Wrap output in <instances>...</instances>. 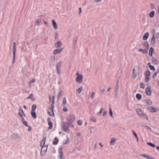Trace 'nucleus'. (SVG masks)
Here are the masks:
<instances>
[{
	"label": "nucleus",
	"mask_w": 159,
	"mask_h": 159,
	"mask_svg": "<svg viewBox=\"0 0 159 159\" xmlns=\"http://www.w3.org/2000/svg\"><path fill=\"white\" fill-rule=\"evenodd\" d=\"M136 96L137 98L139 100L141 99L142 98L141 95L139 93L137 94Z\"/></svg>",
	"instance_id": "393cba45"
},
{
	"label": "nucleus",
	"mask_w": 159,
	"mask_h": 159,
	"mask_svg": "<svg viewBox=\"0 0 159 159\" xmlns=\"http://www.w3.org/2000/svg\"><path fill=\"white\" fill-rule=\"evenodd\" d=\"M94 95V92H92L91 93V96L90 97V98L93 99Z\"/></svg>",
	"instance_id": "8fccbe9b"
},
{
	"label": "nucleus",
	"mask_w": 159,
	"mask_h": 159,
	"mask_svg": "<svg viewBox=\"0 0 159 159\" xmlns=\"http://www.w3.org/2000/svg\"><path fill=\"white\" fill-rule=\"evenodd\" d=\"M35 80L34 79H33L32 80L30 81L29 82V86L32 83L35 82Z\"/></svg>",
	"instance_id": "c9c22d12"
},
{
	"label": "nucleus",
	"mask_w": 159,
	"mask_h": 159,
	"mask_svg": "<svg viewBox=\"0 0 159 159\" xmlns=\"http://www.w3.org/2000/svg\"><path fill=\"white\" fill-rule=\"evenodd\" d=\"M70 142V140L69 138H67L66 140L65 141L64 143V144H68Z\"/></svg>",
	"instance_id": "473e14b6"
},
{
	"label": "nucleus",
	"mask_w": 159,
	"mask_h": 159,
	"mask_svg": "<svg viewBox=\"0 0 159 159\" xmlns=\"http://www.w3.org/2000/svg\"><path fill=\"white\" fill-rule=\"evenodd\" d=\"M62 50L63 48H61L59 49H55L53 51V53L54 55H56V54L59 53L62 51Z\"/></svg>",
	"instance_id": "f8f14e48"
},
{
	"label": "nucleus",
	"mask_w": 159,
	"mask_h": 159,
	"mask_svg": "<svg viewBox=\"0 0 159 159\" xmlns=\"http://www.w3.org/2000/svg\"><path fill=\"white\" fill-rule=\"evenodd\" d=\"M31 115L34 118V119H35L36 117V113L35 111H31Z\"/></svg>",
	"instance_id": "a211bd4d"
},
{
	"label": "nucleus",
	"mask_w": 159,
	"mask_h": 159,
	"mask_svg": "<svg viewBox=\"0 0 159 159\" xmlns=\"http://www.w3.org/2000/svg\"><path fill=\"white\" fill-rule=\"evenodd\" d=\"M62 45L60 41H58L55 44V47L56 48H60Z\"/></svg>",
	"instance_id": "9b49d317"
},
{
	"label": "nucleus",
	"mask_w": 159,
	"mask_h": 159,
	"mask_svg": "<svg viewBox=\"0 0 159 159\" xmlns=\"http://www.w3.org/2000/svg\"><path fill=\"white\" fill-rule=\"evenodd\" d=\"M36 108V105L33 104L32 105L31 108V111H34V110Z\"/></svg>",
	"instance_id": "c756f323"
},
{
	"label": "nucleus",
	"mask_w": 159,
	"mask_h": 159,
	"mask_svg": "<svg viewBox=\"0 0 159 159\" xmlns=\"http://www.w3.org/2000/svg\"><path fill=\"white\" fill-rule=\"evenodd\" d=\"M140 88L142 89H144L145 87V85L144 83H141L140 84Z\"/></svg>",
	"instance_id": "cd10ccee"
},
{
	"label": "nucleus",
	"mask_w": 159,
	"mask_h": 159,
	"mask_svg": "<svg viewBox=\"0 0 159 159\" xmlns=\"http://www.w3.org/2000/svg\"><path fill=\"white\" fill-rule=\"evenodd\" d=\"M136 111L139 116L143 114L142 111L139 109H137L136 110Z\"/></svg>",
	"instance_id": "412c9836"
},
{
	"label": "nucleus",
	"mask_w": 159,
	"mask_h": 159,
	"mask_svg": "<svg viewBox=\"0 0 159 159\" xmlns=\"http://www.w3.org/2000/svg\"><path fill=\"white\" fill-rule=\"evenodd\" d=\"M82 121L81 120H80L77 121V124L80 125H81L82 124Z\"/></svg>",
	"instance_id": "ea45409f"
},
{
	"label": "nucleus",
	"mask_w": 159,
	"mask_h": 159,
	"mask_svg": "<svg viewBox=\"0 0 159 159\" xmlns=\"http://www.w3.org/2000/svg\"><path fill=\"white\" fill-rule=\"evenodd\" d=\"M59 153L60 154V155H61V153H62V149H59Z\"/></svg>",
	"instance_id": "5fc2aeb1"
},
{
	"label": "nucleus",
	"mask_w": 159,
	"mask_h": 159,
	"mask_svg": "<svg viewBox=\"0 0 159 159\" xmlns=\"http://www.w3.org/2000/svg\"><path fill=\"white\" fill-rule=\"evenodd\" d=\"M109 114L111 117H112V112L111 110V108H109Z\"/></svg>",
	"instance_id": "37998d69"
},
{
	"label": "nucleus",
	"mask_w": 159,
	"mask_h": 159,
	"mask_svg": "<svg viewBox=\"0 0 159 159\" xmlns=\"http://www.w3.org/2000/svg\"><path fill=\"white\" fill-rule=\"evenodd\" d=\"M107 114V111H105L103 113V116H105Z\"/></svg>",
	"instance_id": "13d9d810"
},
{
	"label": "nucleus",
	"mask_w": 159,
	"mask_h": 159,
	"mask_svg": "<svg viewBox=\"0 0 159 159\" xmlns=\"http://www.w3.org/2000/svg\"><path fill=\"white\" fill-rule=\"evenodd\" d=\"M140 73V69L139 66H136L134 67L133 71V77L135 79L137 76Z\"/></svg>",
	"instance_id": "f03ea898"
},
{
	"label": "nucleus",
	"mask_w": 159,
	"mask_h": 159,
	"mask_svg": "<svg viewBox=\"0 0 159 159\" xmlns=\"http://www.w3.org/2000/svg\"><path fill=\"white\" fill-rule=\"evenodd\" d=\"M54 99H55V97L54 96H53L52 98V103L51 105L54 106Z\"/></svg>",
	"instance_id": "a19ab883"
},
{
	"label": "nucleus",
	"mask_w": 159,
	"mask_h": 159,
	"mask_svg": "<svg viewBox=\"0 0 159 159\" xmlns=\"http://www.w3.org/2000/svg\"><path fill=\"white\" fill-rule=\"evenodd\" d=\"M157 76V73L155 72L152 75V77L154 78H155Z\"/></svg>",
	"instance_id": "603ef678"
},
{
	"label": "nucleus",
	"mask_w": 159,
	"mask_h": 159,
	"mask_svg": "<svg viewBox=\"0 0 159 159\" xmlns=\"http://www.w3.org/2000/svg\"><path fill=\"white\" fill-rule=\"evenodd\" d=\"M23 123L26 126H28V125L27 122L26 121H23Z\"/></svg>",
	"instance_id": "09e8293b"
},
{
	"label": "nucleus",
	"mask_w": 159,
	"mask_h": 159,
	"mask_svg": "<svg viewBox=\"0 0 159 159\" xmlns=\"http://www.w3.org/2000/svg\"><path fill=\"white\" fill-rule=\"evenodd\" d=\"M116 139L114 138H112L111 139V141L110 143V144L111 145H114L116 142Z\"/></svg>",
	"instance_id": "2eb2a0df"
},
{
	"label": "nucleus",
	"mask_w": 159,
	"mask_h": 159,
	"mask_svg": "<svg viewBox=\"0 0 159 159\" xmlns=\"http://www.w3.org/2000/svg\"><path fill=\"white\" fill-rule=\"evenodd\" d=\"M146 104L148 105H151L152 103V101L150 100H148L146 101Z\"/></svg>",
	"instance_id": "b1692460"
},
{
	"label": "nucleus",
	"mask_w": 159,
	"mask_h": 159,
	"mask_svg": "<svg viewBox=\"0 0 159 159\" xmlns=\"http://www.w3.org/2000/svg\"><path fill=\"white\" fill-rule=\"evenodd\" d=\"M145 77V81L146 82H148L150 80V72L149 71H146L144 72Z\"/></svg>",
	"instance_id": "20e7f679"
},
{
	"label": "nucleus",
	"mask_w": 159,
	"mask_h": 159,
	"mask_svg": "<svg viewBox=\"0 0 159 159\" xmlns=\"http://www.w3.org/2000/svg\"><path fill=\"white\" fill-rule=\"evenodd\" d=\"M42 148L41 150L40 153L42 155H43L47 151L48 146L47 145L41 146Z\"/></svg>",
	"instance_id": "39448f33"
},
{
	"label": "nucleus",
	"mask_w": 159,
	"mask_h": 159,
	"mask_svg": "<svg viewBox=\"0 0 159 159\" xmlns=\"http://www.w3.org/2000/svg\"><path fill=\"white\" fill-rule=\"evenodd\" d=\"M155 12L154 11H151L149 14V16L151 18L153 17L154 15Z\"/></svg>",
	"instance_id": "4be33fe9"
},
{
	"label": "nucleus",
	"mask_w": 159,
	"mask_h": 159,
	"mask_svg": "<svg viewBox=\"0 0 159 159\" xmlns=\"http://www.w3.org/2000/svg\"><path fill=\"white\" fill-rule=\"evenodd\" d=\"M63 110L64 112H66L68 111V109L67 108L65 107H64L63 109Z\"/></svg>",
	"instance_id": "3c124183"
},
{
	"label": "nucleus",
	"mask_w": 159,
	"mask_h": 159,
	"mask_svg": "<svg viewBox=\"0 0 159 159\" xmlns=\"http://www.w3.org/2000/svg\"><path fill=\"white\" fill-rule=\"evenodd\" d=\"M76 135L78 136H80L81 135V134L80 133H78Z\"/></svg>",
	"instance_id": "bf43d9fd"
},
{
	"label": "nucleus",
	"mask_w": 159,
	"mask_h": 159,
	"mask_svg": "<svg viewBox=\"0 0 159 159\" xmlns=\"http://www.w3.org/2000/svg\"><path fill=\"white\" fill-rule=\"evenodd\" d=\"M104 89H102L101 90V93L102 94H103L104 93Z\"/></svg>",
	"instance_id": "4d7b16f0"
},
{
	"label": "nucleus",
	"mask_w": 159,
	"mask_h": 159,
	"mask_svg": "<svg viewBox=\"0 0 159 159\" xmlns=\"http://www.w3.org/2000/svg\"><path fill=\"white\" fill-rule=\"evenodd\" d=\"M140 117L142 118L145 119L147 120L148 119L147 116L145 114H142Z\"/></svg>",
	"instance_id": "6ab92c4d"
},
{
	"label": "nucleus",
	"mask_w": 159,
	"mask_h": 159,
	"mask_svg": "<svg viewBox=\"0 0 159 159\" xmlns=\"http://www.w3.org/2000/svg\"><path fill=\"white\" fill-rule=\"evenodd\" d=\"M157 38H159V33H157Z\"/></svg>",
	"instance_id": "69168bd1"
},
{
	"label": "nucleus",
	"mask_w": 159,
	"mask_h": 159,
	"mask_svg": "<svg viewBox=\"0 0 159 159\" xmlns=\"http://www.w3.org/2000/svg\"><path fill=\"white\" fill-rule=\"evenodd\" d=\"M138 51L139 52H142L143 53H145L144 50L141 48H140L138 49Z\"/></svg>",
	"instance_id": "c03bdc74"
},
{
	"label": "nucleus",
	"mask_w": 159,
	"mask_h": 159,
	"mask_svg": "<svg viewBox=\"0 0 159 159\" xmlns=\"http://www.w3.org/2000/svg\"><path fill=\"white\" fill-rule=\"evenodd\" d=\"M66 103V98H64L63 99V102H62V105L63 107H65V105Z\"/></svg>",
	"instance_id": "c85d7f7f"
},
{
	"label": "nucleus",
	"mask_w": 159,
	"mask_h": 159,
	"mask_svg": "<svg viewBox=\"0 0 159 159\" xmlns=\"http://www.w3.org/2000/svg\"><path fill=\"white\" fill-rule=\"evenodd\" d=\"M76 75L77 76L75 79L76 82L78 84L81 83L83 80L82 75L78 71L76 73Z\"/></svg>",
	"instance_id": "f257e3e1"
},
{
	"label": "nucleus",
	"mask_w": 159,
	"mask_h": 159,
	"mask_svg": "<svg viewBox=\"0 0 159 159\" xmlns=\"http://www.w3.org/2000/svg\"><path fill=\"white\" fill-rule=\"evenodd\" d=\"M75 119V117L74 116H68L67 118V120L68 121L70 122H72Z\"/></svg>",
	"instance_id": "1a4fd4ad"
},
{
	"label": "nucleus",
	"mask_w": 159,
	"mask_h": 159,
	"mask_svg": "<svg viewBox=\"0 0 159 159\" xmlns=\"http://www.w3.org/2000/svg\"><path fill=\"white\" fill-rule=\"evenodd\" d=\"M56 69H57V73L59 74H60V73H61L60 68H57L56 67Z\"/></svg>",
	"instance_id": "49530a36"
},
{
	"label": "nucleus",
	"mask_w": 159,
	"mask_h": 159,
	"mask_svg": "<svg viewBox=\"0 0 159 159\" xmlns=\"http://www.w3.org/2000/svg\"><path fill=\"white\" fill-rule=\"evenodd\" d=\"M46 141V137L44 138L43 139L41 143H40V146H45V142Z\"/></svg>",
	"instance_id": "dca6fc26"
},
{
	"label": "nucleus",
	"mask_w": 159,
	"mask_h": 159,
	"mask_svg": "<svg viewBox=\"0 0 159 159\" xmlns=\"http://www.w3.org/2000/svg\"><path fill=\"white\" fill-rule=\"evenodd\" d=\"M103 110V108H101L100 111H99V114H100L102 112Z\"/></svg>",
	"instance_id": "6e6d98bb"
},
{
	"label": "nucleus",
	"mask_w": 159,
	"mask_h": 159,
	"mask_svg": "<svg viewBox=\"0 0 159 159\" xmlns=\"http://www.w3.org/2000/svg\"><path fill=\"white\" fill-rule=\"evenodd\" d=\"M149 36V34L147 32L145 34H144L143 36V40H146L148 37Z\"/></svg>",
	"instance_id": "4468645a"
},
{
	"label": "nucleus",
	"mask_w": 159,
	"mask_h": 159,
	"mask_svg": "<svg viewBox=\"0 0 159 159\" xmlns=\"http://www.w3.org/2000/svg\"><path fill=\"white\" fill-rule=\"evenodd\" d=\"M151 42L152 43L154 44L155 42V38L154 36L152 37L151 39Z\"/></svg>",
	"instance_id": "58836bf2"
},
{
	"label": "nucleus",
	"mask_w": 159,
	"mask_h": 159,
	"mask_svg": "<svg viewBox=\"0 0 159 159\" xmlns=\"http://www.w3.org/2000/svg\"><path fill=\"white\" fill-rule=\"evenodd\" d=\"M133 133L135 137L137 139V141H138L139 139L136 134L134 131H133Z\"/></svg>",
	"instance_id": "4c0bfd02"
},
{
	"label": "nucleus",
	"mask_w": 159,
	"mask_h": 159,
	"mask_svg": "<svg viewBox=\"0 0 159 159\" xmlns=\"http://www.w3.org/2000/svg\"><path fill=\"white\" fill-rule=\"evenodd\" d=\"M157 11L158 14H159V6H158L157 7Z\"/></svg>",
	"instance_id": "338daca9"
},
{
	"label": "nucleus",
	"mask_w": 159,
	"mask_h": 159,
	"mask_svg": "<svg viewBox=\"0 0 159 159\" xmlns=\"http://www.w3.org/2000/svg\"><path fill=\"white\" fill-rule=\"evenodd\" d=\"M52 25L53 26L54 29L55 30H56L57 28V24L55 21V20H52Z\"/></svg>",
	"instance_id": "ddd939ff"
},
{
	"label": "nucleus",
	"mask_w": 159,
	"mask_h": 159,
	"mask_svg": "<svg viewBox=\"0 0 159 159\" xmlns=\"http://www.w3.org/2000/svg\"><path fill=\"white\" fill-rule=\"evenodd\" d=\"M149 68L151 70H153V71H154L155 70V68L153 66H150Z\"/></svg>",
	"instance_id": "79ce46f5"
},
{
	"label": "nucleus",
	"mask_w": 159,
	"mask_h": 159,
	"mask_svg": "<svg viewBox=\"0 0 159 159\" xmlns=\"http://www.w3.org/2000/svg\"><path fill=\"white\" fill-rule=\"evenodd\" d=\"M90 120L91 121L94 122H95L96 121V119L93 117H91L90 118Z\"/></svg>",
	"instance_id": "e433bc0d"
},
{
	"label": "nucleus",
	"mask_w": 159,
	"mask_h": 159,
	"mask_svg": "<svg viewBox=\"0 0 159 159\" xmlns=\"http://www.w3.org/2000/svg\"><path fill=\"white\" fill-rule=\"evenodd\" d=\"M18 114L22 118V120L23 121V120H24V118L22 117V114H23L24 116L25 114L21 108L20 107L19 109V112Z\"/></svg>",
	"instance_id": "0eeeda50"
},
{
	"label": "nucleus",
	"mask_w": 159,
	"mask_h": 159,
	"mask_svg": "<svg viewBox=\"0 0 159 159\" xmlns=\"http://www.w3.org/2000/svg\"><path fill=\"white\" fill-rule=\"evenodd\" d=\"M145 93L148 96H150L152 93V91L150 87H147L145 89Z\"/></svg>",
	"instance_id": "423d86ee"
},
{
	"label": "nucleus",
	"mask_w": 159,
	"mask_h": 159,
	"mask_svg": "<svg viewBox=\"0 0 159 159\" xmlns=\"http://www.w3.org/2000/svg\"><path fill=\"white\" fill-rule=\"evenodd\" d=\"M102 0H94V1H95V2H99L101 1Z\"/></svg>",
	"instance_id": "e2e57ef3"
},
{
	"label": "nucleus",
	"mask_w": 159,
	"mask_h": 159,
	"mask_svg": "<svg viewBox=\"0 0 159 159\" xmlns=\"http://www.w3.org/2000/svg\"><path fill=\"white\" fill-rule=\"evenodd\" d=\"M147 144L148 145H149V146H151V147H153V148L155 147V146H156L155 145H154V144H152V143H151L148 142L147 143Z\"/></svg>",
	"instance_id": "f704fd0d"
},
{
	"label": "nucleus",
	"mask_w": 159,
	"mask_h": 159,
	"mask_svg": "<svg viewBox=\"0 0 159 159\" xmlns=\"http://www.w3.org/2000/svg\"><path fill=\"white\" fill-rule=\"evenodd\" d=\"M144 127L147 128V129H149V130H151V128L148 126H145Z\"/></svg>",
	"instance_id": "864d4df0"
},
{
	"label": "nucleus",
	"mask_w": 159,
	"mask_h": 159,
	"mask_svg": "<svg viewBox=\"0 0 159 159\" xmlns=\"http://www.w3.org/2000/svg\"><path fill=\"white\" fill-rule=\"evenodd\" d=\"M48 125H49L48 129H52V122H51V119L50 118L48 119Z\"/></svg>",
	"instance_id": "9d476101"
},
{
	"label": "nucleus",
	"mask_w": 159,
	"mask_h": 159,
	"mask_svg": "<svg viewBox=\"0 0 159 159\" xmlns=\"http://www.w3.org/2000/svg\"><path fill=\"white\" fill-rule=\"evenodd\" d=\"M62 64V61L59 62L57 65V68H60V67H61V66Z\"/></svg>",
	"instance_id": "bb28decb"
},
{
	"label": "nucleus",
	"mask_w": 159,
	"mask_h": 159,
	"mask_svg": "<svg viewBox=\"0 0 159 159\" xmlns=\"http://www.w3.org/2000/svg\"><path fill=\"white\" fill-rule=\"evenodd\" d=\"M60 159H64V157L63 153H61V155H60Z\"/></svg>",
	"instance_id": "de8ad7c7"
},
{
	"label": "nucleus",
	"mask_w": 159,
	"mask_h": 159,
	"mask_svg": "<svg viewBox=\"0 0 159 159\" xmlns=\"http://www.w3.org/2000/svg\"><path fill=\"white\" fill-rule=\"evenodd\" d=\"M40 22V21L39 19H38L34 23V25L36 26L38 25H39V23Z\"/></svg>",
	"instance_id": "72a5a7b5"
},
{
	"label": "nucleus",
	"mask_w": 159,
	"mask_h": 159,
	"mask_svg": "<svg viewBox=\"0 0 159 159\" xmlns=\"http://www.w3.org/2000/svg\"><path fill=\"white\" fill-rule=\"evenodd\" d=\"M43 23H44V24H45V25H47L48 24L47 22H46V21H44L43 22Z\"/></svg>",
	"instance_id": "774afa93"
},
{
	"label": "nucleus",
	"mask_w": 159,
	"mask_h": 159,
	"mask_svg": "<svg viewBox=\"0 0 159 159\" xmlns=\"http://www.w3.org/2000/svg\"><path fill=\"white\" fill-rule=\"evenodd\" d=\"M54 139L55 140V141L53 142V143L54 145H56L58 143V139L57 137H55L54 138Z\"/></svg>",
	"instance_id": "7c9ffc66"
},
{
	"label": "nucleus",
	"mask_w": 159,
	"mask_h": 159,
	"mask_svg": "<svg viewBox=\"0 0 159 159\" xmlns=\"http://www.w3.org/2000/svg\"><path fill=\"white\" fill-rule=\"evenodd\" d=\"M148 110L150 111L151 112H156L157 111V110L152 106L149 107L148 108Z\"/></svg>",
	"instance_id": "6e6552de"
},
{
	"label": "nucleus",
	"mask_w": 159,
	"mask_h": 159,
	"mask_svg": "<svg viewBox=\"0 0 159 159\" xmlns=\"http://www.w3.org/2000/svg\"><path fill=\"white\" fill-rule=\"evenodd\" d=\"M13 60H15V59L16 46H13Z\"/></svg>",
	"instance_id": "aec40b11"
},
{
	"label": "nucleus",
	"mask_w": 159,
	"mask_h": 159,
	"mask_svg": "<svg viewBox=\"0 0 159 159\" xmlns=\"http://www.w3.org/2000/svg\"><path fill=\"white\" fill-rule=\"evenodd\" d=\"M83 89V87L81 86L80 87L77 89V92L79 93L80 94L81 93L82 90Z\"/></svg>",
	"instance_id": "5701e85b"
},
{
	"label": "nucleus",
	"mask_w": 159,
	"mask_h": 159,
	"mask_svg": "<svg viewBox=\"0 0 159 159\" xmlns=\"http://www.w3.org/2000/svg\"><path fill=\"white\" fill-rule=\"evenodd\" d=\"M61 93H62V91H60L58 93L59 96H60L61 95Z\"/></svg>",
	"instance_id": "052dcab7"
},
{
	"label": "nucleus",
	"mask_w": 159,
	"mask_h": 159,
	"mask_svg": "<svg viewBox=\"0 0 159 159\" xmlns=\"http://www.w3.org/2000/svg\"><path fill=\"white\" fill-rule=\"evenodd\" d=\"M118 88H119V86H118V83H117V85L115 87V91L117 92L118 91Z\"/></svg>",
	"instance_id": "a18cd8bd"
},
{
	"label": "nucleus",
	"mask_w": 159,
	"mask_h": 159,
	"mask_svg": "<svg viewBox=\"0 0 159 159\" xmlns=\"http://www.w3.org/2000/svg\"><path fill=\"white\" fill-rule=\"evenodd\" d=\"M64 131H65L68 132L69 131V130L67 128Z\"/></svg>",
	"instance_id": "680f3d73"
},
{
	"label": "nucleus",
	"mask_w": 159,
	"mask_h": 159,
	"mask_svg": "<svg viewBox=\"0 0 159 159\" xmlns=\"http://www.w3.org/2000/svg\"><path fill=\"white\" fill-rule=\"evenodd\" d=\"M33 94H30L29 96L27 98H30L31 99L33 100H35V98L33 97H32Z\"/></svg>",
	"instance_id": "2f4dec72"
},
{
	"label": "nucleus",
	"mask_w": 159,
	"mask_h": 159,
	"mask_svg": "<svg viewBox=\"0 0 159 159\" xmlns=\"http://www.w3.org/2000/svg\"><path fill=\"white\" fill-rule=\"evenodd\" d=\"M154 49L152 48L151 47L149 51V55L150 57H152V53L154 51Z\"/></svg>",
	"instance_id": "f3484780"
},
{
	"label": "nucleus",
	"mask_w": 159,
	"mask_h": 159,
	"mask_svg": "<svg viewBox=\"0 0 159 159\" xmlns=\"http://www.w3.org/2000/svg\"><path fill=\"white\" fill-rule=\"evenodd\" d=\"M141 156L144 157L146 158L147 159H152V158H151L148 155H141Z\"/></svg>",
	"instance_id": "a878e982"
},
{
	"label": "nucleus",
	"mask_w": 159,
	"mask_h": 159,
	"mask_svg": "<svg viewBox=\"0 0 159 159\" xmlns=\"http://www.w3.org/2000/svg\"><path fill=\"white\" fill-rule=\"evenodd\" d=\"M54 108V106L51 105L50 108L48 109V114L50 116H53L54 115L53 111Z\"/></svg>",
	"instance_id": "7ed1b4c3"
},
{
	"label": "nucleus",
	"mask_w": 159,
	"mask_h": 159,
	"mask_svg": "<svg viewBox=\"0 0 159 159\" xmlns=\"http://www.w3.org/2000/svg\"><path fill=\"white\" fill-rule=\"evenodd\" d=\"M152 62H154V61H156V60L155 59V58H153L152 59Z\"/></svg>",
	"instance_id": "0e129e2a"
}]
</instances>
